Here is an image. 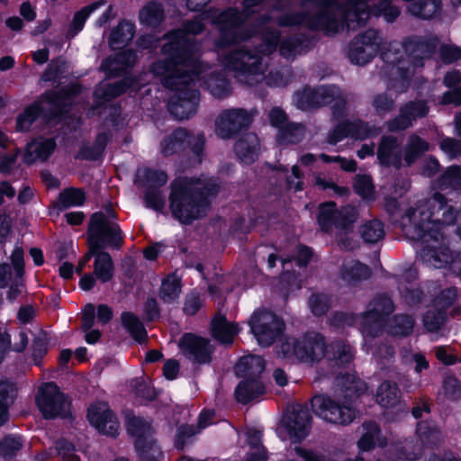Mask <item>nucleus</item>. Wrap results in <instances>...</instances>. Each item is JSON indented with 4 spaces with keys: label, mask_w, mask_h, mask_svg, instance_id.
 <instances>
[{
    "label": "nucleus",
    "mask_w": 461,
    "mask_h": 461,
    "mask_svg": "<svg viewBox=\"0 0 461 461\" xmlns=\"http://www.w3.org/2000/svg\"><path fill=\"white\" fill-rule=\"evenodd\" d=\"M194 32L172 31L163 46L164 58L152 67L164 86L176 91L169 102V111L179 120L193 115L198 103V92L191 86L203 73L195 57L197 47L191 41Z\"/></svg>",
    "instance_id": "f257e3e1"
},
{
    "label": "nucleus",
    "mask_w": 461,
    "mask_h": 461,
    "mask_svg": "<svg viewBox=\"0 0 461 461\" xmlns=\"http://www.w3.org/2000/svg\"><path fill=\"white\" fill-rule=\"evenodd\" d=\"M408 218L412 225L408 227L407 233L411 239L426 243L420 252L422 259L435 268L448 266L454 273L461 275V254L453 256L443 242L441 231L456 220L454 207L446 203L445 197L435 194L426 203L412 211ZM457 221L461 222V210ZM456 234L461 240V227L456 229Z\"/></svg>",
    "instance_id": "f03ea898"
},
{
    "label": "nucleus",
    "mask_w": 461,
    "mask_h": 461,
    "mask_svg": "<svg viewBox=\"0 0 461 461\" xmlns=\"http://www.w3.org/2000/svg\"><path fill=\"white\" fill-rule=\"evenodd\" d=\"M380 45L381 39L377 31H365L349 43L348 57L353 64L364 66L375 58L378 50H382V59L393 65V73H398L405 68L401 59L402 56L398 57L401 50L412 60L426 58L433 51L428 44L415 41H410L402 46L398 42H392L389 43L387 50L384 46L381 48Z\"/></svg>",
    "instance_id": "7ed1b4c3"
},
{
    "label": "nucleus",
    "mask_w": 461,
    "mask_h": 461,
    "mask_svg": "<svg viewBox=\"0 0 461 461\" xmlns=\"http://www.w3.org/2000/svg\"><path fill=\"white\" fill-rule=\"evenodd\" d=\"M336 396L318 394L312 399L313 413L322 420L336 424L348 425L356 418L353 401L366 390V384L355 376L347 374L336 378Z\"/></svg>",
    "instance_id": "20e7f679"
},
{
    "label": "nucleus",
    "mask_w": 461,
    "mask_h": 461,
    "mask_svg": "<svg viewBox=\"0 0 461 461\" xmlns=\"http://www.w3.org/2000/svg\"><path fill=\"white\" fill-rule=\"evenodd\" d=\"M219 185L215 180L177 178L171 184L170 210L183 223L202 217L208 207L207 197L216 194Z\"/></svg>",
    "instance_id": "39448f33"
},
{
    "label": "nucleus",
    "mask_w": 461,
    "mask_h": 461,
    "mask_svg": "<svg viewBox=\"0 0 461 461\" xmlns=\"http://www.w3.org/2000/svg\"><path fill=\"white\" fill-rule=\"evenodd\" d=\"M224 66L235 73V77L249 86H254L263 79L269 86L280 87L286 86L291 80V72L271 71L267 77L264 76L267 68L265 57L258 55L256 51L243 49L231 50L223 60Z\"/></svg>",
    "instance_id": "423d86ee"
},
{
    "label": "nucleus",
    "mask_w": 461,
    "mask_h": 461,
    "mask_svg": "<svg viewBox=\"0 0 461 461\" xmlns=\"http://www.w3.org/2000/svg\"><path fill=\"white\" fill-rule=\"evenodd\" d=\"M393 311L392 300L386 296H380L375 299L368 305L366 312L361 316H351L345 313L336 314L334 317L335 325H359L363 335V348L366 352L375 356L384 357L381 349H374L371 342L375 338L383 332L385 317Z\"/></svg>",
    "instance_id": "0eeeda50"
},
{
    "label": "nucleus",
    "mask_w": 461,
    "mask_h": 461,
    "mask_svg": "<svg viewBox=\"0 0 461 461\" xmlns=\"http://www.w3.org/2000/svg\"><path fill=\"white\" fill-rule=\"evenodd\" d=\"M316 42L312 33H283L282 31H264L260 52L269 54L277 48L280 55L286 59H294L308 51Z\"/></svg>",
    "instance_id": "6e6552de"
},
{
    "label": "nucleus",
    "mask_w": 461,
    "mask_h": 461,
    "mask_svg": "<svg viewBox=\"0 0 461 461\" xmlns=\"http://www.w3.org/2000/svg\"><path fill=\"white\" fill-rule=\"evenodd\" d=\"M368 1L347 0L341 5L335 0H324L320 20L327 24V29L349 28L353 22L361 26L369 16Z\"/></svg>",
    "instance_id": "1a4fd4ad"
},
{
    "label": "nucleus",
    "mask_w": 461,
    "mask_h": 461,
    "mask_svg": "<svg viewBox=\"0 0 461 461\" xmlns=\"http://www.w3.org/2000/svg\"><path fill=\"white\" fill-rule=\"evenodd\" d=\"M262 2L263 0H245V11L241 13L236 8H228L224 11L209 10L193 19H185L184 29H203L208 25L222 26L223 29L240 26L249 16V9Z\"/></svg>",
    "instance_id": "9d476101"
},
{
    "label": "nucleus",
    "mask_w": 461,
    "mask_h": 461,
    "mask_svg": "<svg viewBox=\"0 0 461 461\" xmlns=\"http://www.w3.org/2000/svg\"><path fill=\"white\" fill-rule=\"evenodd\" d=\"M398 0H381L374 8L376 16H383L388 23L393 22L400 14ZM407 3V12L421 20L435 19L441 11V0H402Z\"/></svg>",
    "instance_id": "9b49d317"
},
{
    "label": "nucleus",
    "mask_w": 461,
    "mask_h": 461,
    "mask_svg": "<svg viewBox=\"0 0 461 461\" xmlns=\"http://www.w3.org/2000/svg\"><path fill=\"white\" fill-rule=\"evenodd\" d=\"M122 243L121 230L112 211L98 212L92 215L88 227V246L104 249L119 247Z\"/></svg>",
    "instance_id": "f8f14e48"
},
{
    "label": "nucleus",
    "mask_w": 461,
    "mask_h": 461,
    "mask_svg": "<svg viewBox=\"0 0 461 461\" xmlns=\"http://www.w3.org/2000/svg\"><path fill=\"white\" fill-rule=\"evenodd\" d=\"M122 243L121 230L112 211L98 212L92 215L88 227V246L104 249L119 247Z\"/></svg>",
    "instance_id": "ddd939ff"
},
{
    "label": "nucleus",
    "mask_w": 461,
    "mask_h": 461,
    "mask_svg": "<svg viewBox=\"0 0 461 461\" xmlns=\"http://www.w3.org/2000/svg\"><path fill=\"white\" fill-rule=\"evenodd\" d=\"M69 101L70 97L67 90H62V93L59 94L56 92L46 94L17 117L16 129L21 131H28L40 113L45 116H56L62 113Z\"/></svg>",
    "instance_id": "4468645a"
},
{
    "label": "nucleus",
    "mask_w": 461,
    "mask_h": 461,
    "mask_svg": "<svg viewBox=\"0 0 461 461\" xmlns=\"http://www.w3.org/2000/svg\"><path fill=\"white\" fill-rule=\"evenodd\" d=\"M248 323L258 344L264 347L272 345L285 330L283 320L266 309L254 311Z\"/></svg>",
    "instance_id": "2eb2a0df"
},
{
    "label": "nucleus",
    "mask_w": 461,
    "mask_h": 461,
    "mask_svg": "<svg viewBox=\"0 0 461 461\" xmlns=\"http://www.w3.org/2000/svg\"><path fill=\"white\" fill-rule=\"evenodd\" d=\"M311 420L307 408L300 404L293 405L285 411L278 432L285 439L301 441L309 434Z\"/></svg>",
    "instance_id": "dca6fc26"
},
{
    "label": "nucleus",
    "mask_w": 461,
    "mask_h": 461,
    "mask_svg": "<svg viewBox=\"0 0 461 461\" xmlns=\"http://www.w3.org/2000/svg\"><path fill=\"white\" fill-rule=\"evenodd\" d=\"M129 432L135 438V448L142 461H159L162 453L150 435V426L140 417L128 420Z\"/></svg>",
    "instance_id": "f3484780"
},
{
    "label": "nucleus",
    "mask_w": 461,
    "mask_h": 461,
    "mask_svg": "<svg viewBox=\"0 0 461 461\" xmlns=\"http://www.w3.org/2000/svg\"><path fill=\"white\" fill-rule=\"evenodd\" d=\"M36 402L46 419L62 416L69 407L68 401L53 383L46 384L39 389Z\"/></svg>",
    "instance_id": "a211bd4d"
},
{
    "label": "nucleus",
    "mask_w": 461,
    "mask_h": 461,
    "mask_svg": "<svg viewBox=\"0 0 461 461\" xmlns=\"http://www.w3.org/2000/svg\"><path fill=\"white\" fill-rule=\"evenodd\" d=\"M357 216L355 207L347 205L339 211L335 208V203L330 202L320 205L318 222L325 231L330 230L333 226L347 229L357 221Z\"/></svg>",
    "instance_id": "6ab92c4d"
},
{
    "label": "nucleus",
    "mask_w": 461,
    "mask_h": 461,
    "mask_svg": "<svg viewBox=\"0 0 461 461\" xmlns=\"http://www.w3.org/2000/svg\"><path fill=\"white\" fill-rule=\"evenodd\" d=\"M139 178H144L148 189L145 194V201L149 207L159 211L164 207L165 198L162 193L157 188L167 181V176L163 171L149 168L140 169L137 173Z\"/></svg>",
    "instance_id": "aec40b11"
},
{
    "label": "nucleus",
    "mask_w": 461,
    "mask_h": 461,
    "mask_svg": "<svg viewBox=\"0 0 461 461\" xmlns=\"http://www.w3.org/2000/svg\"><path fill=\"white\" fill-rule=\"evenodd\" d=\"M250 122L249 114L242 109L222 112L216 121V134L221 139H230Z\"/></svg>",
    "instance_id": "412c9836"
},
{
    "label": "nucleus",
    "mask_w": 461,
    "mask_h": 461,
    "mask_svg": "<svg viewBox=\"0 0 461 461\" xmlns=\"http://www.w3.org/2000/svg\"><path fill=\"white\" fill-rule=\"evenodd\" d=\"M204 143V136L197 133L190 135L185 129L176 130L170 136L164 140L161 144V151L164 155H171L184 149L185 145L192 146L194 152L197 155L202 151Z\"/></svg>",
    "instance_id": "4be33fe9"
},
{
    "label": "nucleus",
    "mask_w": 461,
    "mask_h": 461,
    "mask_svg": "<svg viewBox=\"0 0 461 461\" xmlns=\"http://www.w3.org/2000/svg\"><path fill=\"white\" fill-rule=\"evenodd\" d=\"M87 419L99 432L112 437L118 434V420L106 402L91 405L88 409Z\"/></svg>",
    "instance_id": "5701e85b"
},
{
    "label": "nucleus",
    "mask_w": 461,
    "mask_h": 461,
    "mask_svg": "<svg viewBox=\"0 0 461 461\" xmlns=\"http://www.w3.org/2000/svg\"><path fill=\"white\" fill-rule=\"evenodd\" d=\"M182 354L195 363L210 361L212 347L209 340L193 334H185L179 340Z\"/></svg>",
    "instance_id": "b1692460"
},
{
    "label": "nucleus",
    "mask_w": 461,
    "mask_h": 461,
    "mask_svg": "<svg viewBox=\"0 0 461 461\" xmlns=\"http://www.w3.org/2000/svg\"><path fill=\"white\" fill-rule=\"evenodd\" d=\"M314 99L319 101L318 108L323 105L333 104L332 110L334 116H341L346 112L348 96L336 86H319L312 87Z\"/></svg>",
    "instance_id": "393cba45"
},
{
    "label": "nucleus",
    "mask_w": 461,
    "mask_h": 461,
    "mask_svg": "<svg viewBox=\"0 0 461 461\" xmlns=\"http://www.w3.org/2000/svg\"><path fill=\"white\" fill-rule=\"evenodd\" d=\"M326 355L323 337L310 332L299 339V359L304 362L320 361Z\"/></svg>",
    "instance_id": "a878e982"
},
{
    "label": "nucleus",
    "mask_w": 461,
    "mask_h": 461,
    "mask_svg": "<svg viewBox=\"0 0 461 461\" xmlns=\"http://www.w3.org/2000/svg\"><path fill=\"white\" fill-rule=\"evenodd\" d=\"M428 111L429 108L424 102H410L401 109L399 117L389 122L388 128L392 131L404 130L417 118L424 117Z\"/></svg>",
    "instance_id": "bb28decb"
},
{
    "label": "nucleus",
    "mask_w": 461,
    "mask_h": 461,
    "mask_svg": "<svg viewBox=\"0 0 461 461\" xmlns=\"http://www.w3.org/2000/svg\"><path fill=\"white\" fill-rule=\"evenodd\" d=\"M12 266L14 267L15 276L14 282L9 285L6 298L10 302L16 300L25 289L23 282L24 262L23 250L21 248H15L11 255Z\"/></svg>",
    "instance_id": "cd10ccee"
},
{
    "label": "nucleus",
    "mask_w": 461,
    "mask_h": 461,
    "mask_svg": "<svg viewBox=\"0 0 461 461\" xmlns=\"http://www.w3.org/2000/svg\"><path fill=\"white\" fill-rule=\"evenodd\" d=\"M56 149L53 139H38L27 145L24 153V162L27 164L36 161H45Z\"/></svg>",
    "instance_id": "c85d7f7f"
},
{
    "label": "nucleus",
    "mask_w": 461,
    "mask_h": 461,
    "mask_svg": "<svg viewBox=\"0 0 461 461\" xmlns=\"http://www.w3.org/2000/svg\"><path fill=\"white\" fill-rule=\"evenodd\" d=\"M211 330L212 337L220 343L230 344L240 329L237 324L228 321L224 316L217 315L212 321Z\"/></svg>",
    "instance_id": "c756f323"
},
{
    "label": "nucleus",
    "mask_w": 461,
    "mask_h": 461,
    "mask_svg": "<svg viewBox=\"0 0 461 461\" xmlns=\"http://www.w3.org/2000/svg\"><path fill=\"white\" fill-rule=\"evenodd\" d=\"M265 369V363L258 356H248L241 357L235 366V373L245 379H259V375Z\"/></svg>",
    "instance_id": "7c9ffc66"
},
{
    "label": "nucleus",
    "mask_w": 461,
    "mask_h": 461,
    "mask_svg": "<svg viewBox=\"0 0 461 461\" xmlns=\"http://www.w3.org/2000/svg\"><path fill=\"white\" fill-rule=\"evenodd\" d=\"M401 400V391L396 383L385 380L380 384L376 390L375 401L384 408H393Z\"/></svg>",
    "instance_id": "2f4dec72"
},
{
    "label": "nucleus",
    "mask_w": 461,
    "mask_h": 461,
    "mask_svg": "<svg viewBox=\"0 0 461 461\" xmlns=\"http://www.w3.org/2000/svg\"><path fill=\"white\" fill-rule=\"evenodd\" d=\"M235 152L241 162L252 163L258 153V139L253 133H247L235 145Z\"/></svg>",
    "instance_id": "473e14b6"
},
{
    "label": "nucleus",
    "mask_w": 461,
    "mask_h": 461,
    "mask_svg": "<svg viewBox=\"0 0 461 461\" xmlns=\"http://www.w3.org/2000/svg\"><path fill=\"white\" fill-rule=\"evenodd\" d=\"M138 17L141 25L158 27L165 18L163 5L158 1H149L140 10Z\"/></svg>",
    "instance_id": "72a5a7b5"
},
{
    "label": "nucleus",
    "mask_w": 461,
    "mask_h": 461,
    "mask_svg": "<svg viewBox=\"0 0 461 461\" xmlns=\"http://www.w3.org/2000/svg\"><path fill=\"white\" fill-rule=\"evenodd\" d=\"M265 393V386L259 379H244L235 391L238 402L247 403Z\"/></svg>",
    "instance_id": "f704fd0d"
},
{
    "label": "nucleus",
    "mask_w": 461,
    "mask_h": 461,
    "mask_svg": "<svg viewBox=\"0 0 461 461\" xmlns=\"http://www.w3.org/2000/svg\"><path fill=\"white\" fill-rule=\"evenodd\" d=\"M340 275L344 281L353 284L367 279L371 275V271L367 266L357 260L348 259L344 261Z\"/></svg>",
    "instance_id": "c9c22d12"
},
{
    "label": "nucleus",
    "mask_w": 461,
    "mask_h": 461,
    "mask_svg": "<svg viewBox=\"0 0 461 461\" xmlns=\"http://www.w3.org/2000/svg\"><path fill=\"white\" fill-rule=\"evenodd\" d=\"M136 61V55L131 50L119 53L114 59H107L101 68L108 76L118 75L121 71L132 66Z\"/></svg>",
    "instance_id": "e433bc0d"
},
{
    "label": "nucleus",
    "mask_w": 461,
    "mask_h": 461,
    "mask_svg": "<svg viewBox=\"0 0 461 461\" xmlns=\"http://www.w3.org/2000/svg\"><path fill=\"white\" fill-rule=\"evenodd\" d=\"M378 158L384 165H393L396 167L402 166L400 149L395 139L391 137L383 139L378 149Z\"/></svg>",
    "instance_id": "4c0bfd02"
},
{
    "label": "nucleus",
    "mask_w": 461,
    "mask_h": 461,
    "mask_svg": "<svg viewBox=\"0 0 461 461\" xmlns=\"http://www.w3.org/2000/svg\"><path fill=\"white\" fill-rule=\"evenodd\" d=\"M132 83L133 79L131 78H127L123 82L114 83L113 85L104 81L95 89V95L100 100L106 101L122 95L129 87L138 89Z\"/></svg>",
    "instance_id": "58836bf2"
},
{
    "label": "nucleus",
    "mask_w": 461,
    "mask_h": 461,
    "mask_svg": "<svg viewBox=\"0 0 461 461\" xmlns=\"http://www.w3.org/2000/svg\"><path fill=\"white\" fill-rule=\"evenodd\" d=\"M94 273L103 283L110 281L113 276V263L107 252L97 250L95 254Z\"/></svg>",
    "instance_id": "ea45409f"
},
{
    "label": "nucleus",
    "mask_w": 461,
    "mask_h": 461,
    "mask_svg": "<svg viewBox=\"0 0 461 461\" xmlns=\"http://www.w3.org/2000/svg\"><path fill=\"white\" fill-rule=\"evenodd\" d=\"M213 415L214 413L212 411H203L198 418L196 429L192 426L180 427L177 432L176 447H183L186 438H191L201 429H203L209 426L212 423Z\"/></svg>",
    "instance_id": "a19ab883"
},
{
    "label": "nucleus",
    "mask_w": 461,
    "mask_h": 461,
    "mask_svg": "<svg viewBox=\"0 0 461 461\" xmlns=\"http://www.w3.org/2000/svg\"><path fill=\"white\" fill-rule=\"evenodd\" d=\"M181 293V281L176 275H169L163 279L160 290L159 298L167 303L176 302Z\"/></svg>",
    "instance_id": "79ce46f5"
},
{
    "label": "nucleus",
    "mask_w": 461,
    "mask_h": 461,
    "mask_svg": "<svg viewBox=\"0 0 461 461\" xmlns=\"http://www.w3.org/2000/svg\"><path fill=\"white\" fill-rule=\"evenodd\" d=\"M261 432L257 429H249L247 432V442L249 446V453L246 461H267V453L261 445Z\"/></svg>",
    "instance_id": "37998d69"
},
{
    "label": "nucleus",
    "mask_w": 461,
    "mask_h": 461,
    "mask_svg": "<svg viewBox=\"0 0 461 461\" xmlns=\"http://www.w3.org/2000/svg\"><path fill=\"white\" fill-rule=\"evenodd\" d=\"M364 434L358 440V447L363 451L370 450L375 445H384L380 438V430L375 422L369 421L363 424Z\"/></svg>",
    "instance_id": "c03bdc74"
},
{
    "label": "nucleus",
    "mask_w": 461,
    "mask_h": 461,
    "mask_svg": "<svg viewBox=\"0 0 461 461\" xmlns=\"http://www.w3.org/2000/svg\"><path fill=\"white\" fill-rule=\"evenodd\" d=\"M16 388L8 381H0V426L8 420V409L14 402Z\"/></svg>",
    "instance_id": "a18cd8bd"
},
{
    "label": "nucleus",
    "mask_w": 461,
    "mask_h": 461,
    "mask_svg": "<svg viewBox=\"0 0 461 461\" xmlns=\"http://www.w3.org/2000/svg\"><path fill=\"white\" fill-rule=\"evenodd\" d=\"M330 360L333 361L337 366H344L350 363L354 354L351 347L343 342L337 341L330 345V349L326 352Z\"/></svg>",
    "instance_id": "49530a36"
},
{
    "label": "nucleus",
    "mask_w": 461,
    "mask_h": 461,
    "mask_svg": "<svg viewBox=\"0 0 461 461\" xmlns=\"http://www.w3.org/2000/svg\"><path fill=\"white\" fill-rule=\"evenodd\" d=\"M122 322L131 336L138 342L141 343L147 339V331L137 316L131 312H125L122 314Z\"/></svg>",
    "instance_id": "de8ad7c7"
},
{
    "label": "nucleus",
    "mask_w": 461,
    "mask_h": 461,
    "mask_svg": "<svg viewBox=\"0 0 461 461\" xmlns=\"http://www.w3.org/2000/svg\"><path fill=\"white\" fill-rule=\"evenodd\" d=\"M429 149V144L417 136H411L404 151L407 166L413 163L423 152Z\"/></svg>",
    "instance_id": "09e8293b"
},
{
    "label": "nucleus",
    "mask_w": 461,
    "mask_h": 461,
    "mask_svg": "<svg viewBox=\"0 0 461 461\" xmlns=\"http://www.w3.org/2000/svg\"><path fill=\"white\" fill-rule=\"evenodd\" d=\"M441 190H457L461 187V167L451 166L446 169L438 182Z\"/></svg>",
    "instance_id": "8fccbe9b"
},
{
    "label": "nucleus",
    "mask_w": 461,
    "mask_h": 461,
    "mask_svg": "<svg viewBox=\"0 0 461 461\" xmlns=\"http://www.w3.org/2000/svg\"><path fill=\"white\" fill-rule=\"evenodd\" d=\"M360 234L367 243L378 242L384 236V225L378 220L366 221L361 226Z\"/></svg>",
    "instance_id": "3c124183"
},
{
    "label": "nucleus",
    "mask_w": 461,
    "mask_h": 461,
    "mask_svg": "<svg viewBox=\"0 0 461 461\" xmlns=\"http://www.w3.org/2000/svg\"><path fill=\"white\" fill-rule=\"evenodd\" d=\"M293 103L298 109L307 111L318 108L319 101L314 99L312 87L304 86L294 93L293 96Z\"/></svg>",
    "instance_id": "603ef678"
},
{
    "label": "nucleus",
    "mask_w": 461,
    "mask_h": 461,
    "mask_svg": "<svg viewBox=\"0 0 461 461\" xmlns=\"http://www.w3.org/2000/svg\"><path fill=\"white\" fill-rule=\"evenodd\" d=\"M414 321L405 315L395 316L388 323L387 331L393 336H407L413 330Z\"/></svg>",
    "instance_id": "864d4df0"
},
{
    "label": "nucleus",
    "mask_w": 461,
    "mask_h": 461,
    "mask_svg": "<svg viewBox=\"0 0 461 461\" xmlns=\"http://www.w3.org/2000/svg\"><path fill=\"white\" fill-rule=\"evenodd\" d=\"M304 127L300 123H288L278 133L277 139L280 143H297L304 136Z\"/></svg>",
    "instance_id": "5fc2aeb1"
},
{
    "label": "nucleus",
    "mask_w": 461,
    "mask_h": 461,
    "mask_svg": "<svg viewBox=\"0 0 461 461\" xmlns=\"http://www.w3.org/2000/svg\"><path fill=\"white\" fill-rule=\"evenodd\" d=\"M417 436L424 444H434L439 440L440 433L434 424L429 421H420L416 429Z\"/></svg>",
    "instance_id": "6e6d98bb"
},
{
    "label": "nucleus",
    "mask_w": 461,
    "mask_h": 461,
    "mask_svg": "<svg viewBox=\"0 0 461 461\" xmlns=\"http://www.w3.org/2000/svg\"><path fill=\"white\" fill-rule=\"evenodd\" d=\"M350 137L356 140H365L378 134V129L369 126L360 121L348 122Z\"/></svg>",
    "instance_id": "4d7b16f0"
},
{
    "label": "nucleus",
    "mask_w": 461,
    "mask_h": 461,
    "mask_svg": "<svg viewBox=\"0 0 461 461\" xmlns=\"http://www.w3.org/2000/svg\"><path fill=\"white\" fill-rule=\"evenodd\" d=\"M85 201V194L82 190L76 188H68L59 194V203L65 207L79 206Z\"/></svg>",
    "instance_id": "13d9d810"
},
{
    "label": "nucleus",
    "mask_w": 461,
    "mask_h": 461,
    "mask_svg": "<svg viewBox=\"0 0 461 461\" xmlns=\"http://www.w3.org/2000/svg\"><path fill=\"white\" fill-rule=\"evenodd\" d=\"M23 447L22 438L17 435H9L0 442V455L4 456H12L15 455Z\"/></svg>",
    "instance_id": "bf43d9fd"
},
{
    "label": "nucleus",
    "mask_w": 461,
    "mask_h": 461,
    "mask_svg": "<svg viewBox=\"0 0 461 461\" xmlns=\"http://www.w3.org/2000/svg\"><path fill=\"white\" fill-rule=\"evenodd\" d=\"M49 336L44 331H39L35 336L32 344V356L35 362H38L48 351L49 348Z\"/></svg>",
    "instance_id": "052dcab7"
},
{
    "label": "nucleus",
    "mask_w": 461,
    "mask_h": 461,
    "mask_svg": "<svg viewBox=\"0 0 461 461\" xmlns=\"http://www.w3.org/2000/svg\"><path fill=\"white\" fill-rule=\"evenodd\" d=\"M445 317L440 311L429 310L423 316V324L428 331H437L444 323Z\"/></svg>",
    "instance_id": "680f3d73"
},
{
    "label": "nucleus",
    "mask_w": 461,
    "mask_h": 461,
    "mask_svg": "<svg viewBox=\"0 0 461 461\" xmlns=\"http://www.w3.org/2000/svg\"><path fill=\"white\" fill-rule=\"evenodd\" d=\"M212 95L217 98H222L230 94L228 82L221 77H210L206 82Z\"/></svg>",
    "instance_id": "e2e57ef3"
},
{
    "label": "nucleus",
    "mask_w": 461,
    "mask_h": 461,
    "mask_svg": "<svg viewBox=\"0 0 461 461\" xmlns=\"http://www.w3.org/2000/svg\"><path fill=\"white\" fill-rule=\"evenodd\" d=\"M355 189L364 199L374 198V185L368 176H358L355 181Z\"/></svg>",
    "instance_id": "0e129e2a"
},
{
    "label": "nucleus",
    "mask_w": 461,
    "mask_h": 461,
    "mask_svg": "<svg viewBox=\"0 0 461 461\" xmlns=\"http://www.w3.org/2000/svg\"><path fill=\"white\" fill-rule=\"evenodd\" d=\"M104 4V1H97L95 3H93L87 6H85L80 11L75 14L74 19H73V24L75 29H80L84 26L86 21L89 17V15L101 7Z\"/></svg>",
    "instance_id": "69168bd1"
},
{
    "label": "nucleus",
    "mask_w": 461,
    "mask_h": 461,
    "mask_svg": "<svg viewBox=\"0 0 461 461\" xmlns=\"http://www.w3.org/2000/svg\"><path fill=\"white\" fill-rule=\"evenodd\" d=\"M278 354L285 357H294L299 359V339L285 338L279 345Z\"/></svg>",
    "instance_id": "338daca9"
},
{
    "label": "nucleus",
    "mask_w": 461,
    "mask_h": 461,
    "mask_svg": "<svg viewBox=\"0 0 461 461\" xmlns=\"http://www.w3.org/2000/svg\"><path fill=\"white\" fill-rule=\"evenodd\" d=\"M56 449L62 461H80L79 457L75 454L74 446L65 439L56 442Z\"/></svg>",
    "instance_id": "774afa93"
}]
</instances>
